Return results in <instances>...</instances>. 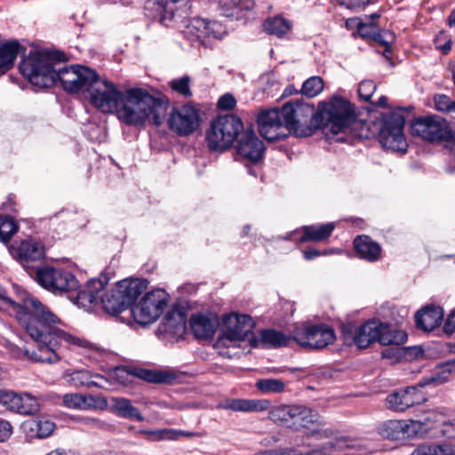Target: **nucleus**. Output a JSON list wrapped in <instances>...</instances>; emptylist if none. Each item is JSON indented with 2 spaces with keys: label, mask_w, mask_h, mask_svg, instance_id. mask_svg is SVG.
Returning a JSON list of instances; mask_svg holds the SVG:
<instances>
[{
  "label": "nucleus",
  "mask_w": 455,
  "mask_h": 455,
  "mask_svg": "<svg viewBox=\"0 0 455 455\" xmlns=\"http://www.w3.org/2000/svg\"><path fill=\"white\" fill-rule=\"evenodd\" d=\"M17 318L36 342L37 351L18 348L13 351L16 357H26L36 363H55L60 360L58 348L61 341L81 347L89 346L85 339L60 330L57 326L60 323V318L35 297L28 296L23 299L21 311L18 312Z\"/></svg>",
  "instance_id": "obj_1"
},
{
  "label": "nucleus",
  "mask_w": 455,
  "mask_h": 455,
  "mask_svg": "<svg viewBox=\"0 0 455 455\" xmlns=\"http://www.w3.org/2000/svg\"><path fill=\"white\" fill-rule=\"evenodd\" d=\"M284 119L287 136H311L316 129H330L332 134L339 133L354 119L351 103L334 95L329 101L321 102L317 110L313 105L299 100L288 101L280 108Z\"/></svg>",
  "instance_id": "obj_2"
},
{
  "label": "nucleus",
  "mask_w": 455,
  "mask_h": 455,
  "mask_svg": "<svg viewBox=\"0 0 455 455\" xmlns=\"http://www.w3.org/2000/svg\"><path fill=\"white\" fill-rule=\"evenodd\" d=\"M63 56L61 52H30L20 61L19 69L36 87L47 88L60 82L69 93L86 92L95 71L82 65L61 66Z\"/></svg>",
  "instance_id": "obj_3"
},
{
  "label": "nucleus",
  "mask_w": 455,
  "mask_h": 455,
  "mask_svg": "<svg viewBox=\"0 0 455 455\" xmlns=\"http://www.w3.org/2000/svg\"><path fill=\"white\" fill-rule=\"evenodd\" d=\"M164 107L159 100L141 88L128 89L117 108L120 121L129 125H143L147 119L156 126L163 122Z\"/></svg>",
  "instance_id": "obj_4"
},
{
  "label": "nucleus",
  "mask_w": 455,
  "mask_h": 455,
  "mask_svg": "<svg viewBox=\"0 0 455 455\" xmlns=\"http://www.w3.org/2000/svg\"><path fill=\"white\" fill-rule=\"evenodd\" d=\"M411 132L431 142L445 140V148L455 156V132H451L449 123L443 117H419L411 124Z\"/></svg>",
  "instance_id": "obj_5"
},
{
  "label": "nucleus",
  "mask_w": 455,
  "mask_h": 455,
  "mask_svg": "<svg viewBox=\"0 0 455 455\" xmlns=\"http://www.w3.org/2000/svg\"><path fill=\"white\" fill-rule=\"evenodd\" d=\"M243 130V122L234 115H224L215 118L207 131L206 139L212 150H223L238 137Z\"/></svg>",
  "instance_id": "obj_6"
},
{
  "label": "nucleus",
  "mask_w": 455,
  "mask_h": 455,
  "mask_svg": "<svg viewBox=\"0 0 455 455\" xmlns=\"http://www.w3.org/2000/svg\"><path fill=\"white\" fill-rule=\"evenodd\" d=\"M293 340L307 350H320L332 344L336 335L332 328L326 324L298 323L292 327Z\"/></svg>",
  "instance_id": "obj_7"
},
{
  "label": "nucleus",
  "mask_w": 455,
  "mask_h": 455,
  "mask_svg": "<svg viewBox=\"0 0 455 455\" xmlns=\"http://www.w3.org/2000/svg\"><path fill=\"white\" fill-rule=\"evenodd\" d=\"M86 92L90 103L103 113L116 112L124 96V92H120L113 83L101 79L96 72Z\"/></svg>",
  "instance_id": "obj_8"
},
{
  "label": "nucleus",
  "mask_w": 455,
  "mask_h": 455,
  "mask_svg": "<svg viewBox=\"0 0 455 455\" xmlns=\"http://www.w3.org/2000/svg\"><path fill=\"white\" fill-rule=\"evenodd\" d=\"M35 279L44 289L54 294L62 295L78 288L76 277L70 272L53 267H40L34 271Z\"/></svg>",
  "instance_id": "obj_9"
},
{
  "label": "nucleus",
  "mask_w": 455,
  "mask_h": 455,
  "mask_svg": "<svg viewBox=\"0 0 455 455\" xmlns=\"http://www.w3.org/2000/svg\"><path fill=\"white\" fill-rule=\"evenodd\" d=\"M168 295L161 289L147 292L140 302L132 308L134 319L141 325L155 322L167 306Z\"/></svg>",
  "instance_id": "obj_10"
},
{
  "label": "nucleus",
  "mask_w": 455,
  "mask_h": 455,
  "mask_svg": "<svg viewBox=\"0 0 455 455\" xmlns=\"http://www.w3.org/2000/svg\"><path fill=\"white\" fill-rule=\"evenodd\" d=\"M405 118L400 113L383 115L380 129V142L384 148L393 151H406V141L403 135Z\"/></svg>",
  "instance_id": "obj_11"
},
{
  "label": "nucleus",
  "mask_w": 455,
  "mask_h": 455,
  "mask_svg": "<svg viewBox=\"0 0 455 455\" xmlns=\"http://www.w3.org/2000/svg\"><path fill=\"white\" fill-rule=\"evenodd\" d=\"M254 327L252 318L248 315L231 313L223 317L222 334L217 339V346L228 347L234 341L244 340Z\"/></svg>",
  "instance_id": "obj_12"
},
{
  "label": "nucleus",
  "mask_w": 455,
  "mask_h": 455,
  "mask_svg": "<svg viewBox=\"0 0 455 455\" xmlns=\"http://www.w3.org/2000/svg\"><path fill=\"white\" fill-rule=\"evenodd\" d=\"M429 418L422 420H387L379 426V434L387 439L402 440L416 435H422L427 432L431 426Z\"/></svg>",
  "instance_id": "obj_13"
},
{
  "label": "nucleus",
  "mask_w": 455,
  "mask_h": 455,
  "mask_svg": "<svg viewBox=\"0 0 455 455\" xmlns=\"http://www.w3.org/2000/svg\"><path fill=\"white\" fill-rule=\"evenodd\" d=\"M168 124L176 134L188 136L199 127V109L189 103L173 108L168 118Z\"/></svg>",
  "instance_id": "obj_14"
},
{
  "label": "nucleus",
  "mask_w": 455,
  "mask_h": 455,
  "mask_svg": "<svg viewBox=\"0 0 455 455\" xmlns=\"http://www.w3.org/2000/svg\"><path fill=\"white\" fill-rule=\"evenodd\" d=\"M146 9L155 10L160 21L169 26L172 21H183L190 14L191 4L189 0H148Z\"/></svg>",
  "instance_id": "obj_15"
},
{
  "label": "nucleus",
  "mask_w": 455,
  "mask_h": 455,
  "mask_svg": "<svg viewBox=\"0 0 455 455\" xmlns=\"http://www.w3.org/2000/svg\"><path fill=\"white\" fill-rule=\"evenodd\" d=\"M226 33L222 25L217 21H208L201 18H193L183 30L184 36L192 44L207 45L210 38L220 39Z\"/></svg>",
  "instance_id": "obj_16"
},
{
  "label": "nucleus",
  "mask_w": 455,
  "mask_h": 455,
  "mask_svg": "<svg viewBox=\"0 0 455 455\" xmlns=\"http://www.w3.org/2000/svg\"><path fill=\"white\" fill-rule=\"evenodd\" d=\"M257 123L260 135L267 140L274 141L287 137V129L280 108L261 111Z\"/></svg>",
  "instance_id": "obj_17"
},
{
  "label": "nucleus",
  "mask_w": 455,
  "mask_h": 455,
  "mask_svg": "<svg viewBox=\"0 0 455 455\" xmlns=\"http://www.w3.org/2000/svg\"><path fill=\"white\" fill-rule=\"evenodd\" d=\"M10 251L31 275L33 269L30 270V263L42 259L45 253L44 246L32 238L13 243Z\"/></svg>",
  "instance_id": "obj_18"
},
{
  "label": "nucleus",
  "mask_w": 455,
  "mask_h": 455,
  "mask_svg": "<svg viewBox=\"0 0 455 455\" xmlns=\"http://www.w3.org/2000/svg\"><path fill=\"white\" fill-rule=\"evenodd\" d=\"M389 409L395 411H404L409 407L424 403L427 398L421 392L420 387H407L395 391L387 396Z\"/></svg>",
  "instance_id": "obj_19"
},
{
  "label": "nucleus",
  "mask_w": 455,
  "mask_h": 455,
  "mask_svg": "<svg viewBox=\"0 0 455 455\" xmlns=\"http://www.w3.org/2000/svg\"><path fill=\"white\" fill-rule=\"evenodd\" d=\"M237 153L251 163H257L263 157L265 147L252 130L241 134L236 147Z\"/></svg>",
  "instance_id": "obj_20"
},
{
  "label": "nucleus",
  "mask_w": 455,
  "mask_h": 455,
  "mask_svg": "<svg viewBox=\"0 0 455 455\" xmlns=\"http://www.w3.org/2000/svg\"><path fill=\"white\" fill-rule=\"evenodd\" d=\"M322 417L311 408L303 405H292L290 427L299 429L300 427L309 428L312 426H322Z\"/></svg>",
  "instance_id": "obj_21"
},
{
  "label": "nucleus",
  "mask_w": 455,
  "mask_h": 455,
  "mask_svg": "<svg viewBox=\"0 0 455 455\" xmlns=\"http://www.w3.org/2000/svg\"><path fill=\"white\" fill-rule=\"evenodd\" d=\"M443 317V313L440 307L428 306L416 313V326L423 331H431L441 325Z\"/></svg>",
  "instance_id": "obj_22"
},
{
  "label": "nucleus",
  "mask_w": 455,
  "mask_h": 455,
  "mask_svg": "<svg viewBox=\"0 0 455 455\" xmlns=\"http://www.w3.org/2000/svg\"><path fill=\"white\" fill-rule=\"evenodd\" d=\"M219 5L224 16L241 20L249 18V13L255 7V3L253 0H220Z\"/></svg>",
  "instance_id": "obj_23"
},
{
  "label": "nucleus",
  "mask_w": 455,
  "mask_h": 455,
  "mask_svg": "<svg viewBox=\"0 0 455 455\" xmlns=\"http://www.w3.org/2000/svg\"><path fill=\"white\" fill-rule=\"evenodd\" d=\"M131 373L147 382L154 384H173L179 378V375L174 370H148L142 368H135Z\"/></svg>",
  "instance_id": "obj_24"
},
{
  "label": "nucleus",
  "mask_w": 455,
  "mask_h": 455,
  "mask_svg": "<svg viewBox=\"0 0 455 455\" xmlns=\"http://www.w3.org/2000/svg\"><path fill=\"white\" fill-rule=\"evenodd\" d=\"M148 282L144 279H124L117 283L116 291L130 307L138 297L147 289Z\"/></svg>",
  "instance_id": "obj_25"
},
{
  "label": "nucleus",
  "mask_w": 455,
  "mask_h": 455,
  "mask_svg": "<svg viewBox=\"0 0 455 455\" xmlns=\"http://www.w3.org/2000/svg\"><path fill=\"white\" fill-rule=\"evenodd\" d=\"M354 248L357 255L369 262L379 259L381 247L379 243L372 240L369 235H357L354 240Z\"/></svg>",
  "instance_id": "obj_26"
},
{
  "label": "nucleus",
  "mask_w": 455,
  "mask_h": 455,
  "mask_svg": "<svg viewBox=\"0 0 455 455\" xmlns=\"http://www.w3.org/2000/svg\"><path fill=\"white\" fill-rule=\"evenodd\" d=\"M267 405V401L232 398L220 403L219 408L232 411L251 412L265 411Z\"/></svg>",
  "instance_id": "obj_27"
},
{
  "label": "nucleus",
  "mask_w": 455,
  "mask_h": 455,
  "mask_svg": "<svg viewBox=\"0 0 455 455\" xmlns=\"http://www.w3.org/2000/svg\"><path fill=\"white\" fill-rule=\"evenodd\" d=\"M109 410L120 418L136 419L140 422L144 420V417L140 411L132 404L131 400L124 397H112Z\"/></svg>",
  "instance_id": "obj_28"
},
{
  "label": "nucleus",
  "mask_w": 455,
  "mask_h": 455,
  "mask_svg": "<svg viewBox=\"0 0 455 455\" xmlns=\"http://www.w3.org/2000/svg\"><path fill=\"white\" fill-rule=\"evenodd\" d=\"M334 228V224L331 222L322 225L304 226L302 228V235L299 238V242H323L331 236Z\"/></svg>",
  "instance_id": "obj_29"
},
{
  "label": "nucleus",
  "mask_w": 455,
  "mask_h": 455,
  "mask_svg": "<svg viewBox=\"0 0 455 455\" xmlns=\"http://www.w3.org/2000/svg\"><path fill=\"white\" fill-rule=\"evenodd\" d=\"M191 330L197 339H210L216 330V323L204 315H193L190 318Z\"/></svg>",
  "instance_id": "obj_30"
},
{
  "label": "nucleus",
  "mask_w": 455,
  "mask_h": 455,
  "mask_svg": "<svg viewBox=\"0 0 455 455\" xmlns=\"http://www.w3.org/2000/svg\"><path fill=\"white\" fill-rule=\"evenodd\" d=\"M292 341H294L292 330L291 331V335L274 329H266L260 331L259 342L265 347L275 348L289 347Z\"/></svg>",
  "instance_id": "obj_31"
},
{
  "label": "nucleus",
  "mask_w": 455,
  "mask_h": 455,
  "mask_svg": "<svg viewBox=\"0 0 455 455\" xmlns=\"http://www.w3.org/2000/svg\"><path fill=\"white\" fill-rule=\"evenodd\" d=\"M378 326H379V322H367L356 330L354 341L358 347L365 348L378 341Z\"/></svg>",
  "instance_id": "obj_32"
},
{
  "label": "nucleus",
  "mask_w": 455,
  "mask_h": 455,
  "mask_svg": "<svg viewBox=\"0 0 455 455\" xmlns=\"http://www.w3.org/2000/svg\"><path fill=\"white\" fill-rule=\"evenodd\" d=\"M378 326V342L383 346L401 345L406 342L407 334L402 330L393 329L389 325L379 323Z\"/></svg>",
  "instance_id": "obj_33"
},
{
  "label": "nucleus",
  "mask_w": 455,
  "mask_h": 455,
  "mask_svg": "<svg viewBox=\"0 0 455 455\" xmlns=\"http://www.w3.org/2000/svg\"><path fill=\"white\" fill-rule=\"evenodd\" d=\"M163 327L165 331L177 336H182L186 332V315L180 310L168 312L164 319Z\"/></svg>",
  "instance_id": "obj_34"
},
{
  "label": "nucleus",
  "mask_w": 455,
  "mask_h": 455,
  "mask_svg": "<svg viewBox=\"0 0 455 455\" xmlns=\"http://www.w3.org/2000/svg\"><path fill=\"white\" fill-rule=\"evenodd\" d=\"M101 304L104 310L111 315H116L128 308L122 295L116 291L112 290L101 297Z\"/></svg>",
  "instance_id": "obj_35"
},
{
  "label": "nucleus",
  "mask_w": 455,
  "mask_h": 455,
  "mask_svg": "<svg viewBox=\"0 0 455 455\" xmlns=\"http://www.w3.org/2000/svg\"><path fill=\"white\" fill-rule=\"evenodd\" d=\"M40 410L38 400L28 393L18 395V401L14 411L20 415H34Z\"/></svg>",
  "instance_id": "obj_36"
},
{
  "label": "nucleus",
  "mask_w": 455,
  "mask_h": 455,
  "mask_svg": "<svg viewBox=\"0 0 455 455\" xmlns=\"http://www.w3.org/2000/svg\"><path fill=\"white\" fill-rule=\"evenodd\" d=\"M24 427L28 429L30 432H35V436L39 439L49 437L54 428L55 424L48 419H40L38 421H28L25 423Z\"/></svg>",
  "instance_id": "obj_37"
},
{
  "label": "nucleus",
  "mask_w": 455,
  "mask_h": 455,
  "mask_svg": "<svg viewBox=\"0 0 455 455\" xmlns=\"http://www.w3.org/2000/svg\"><path fill=\"white\" fill-rule=\"evenodd\" d=\"M68 298L76 305L85 310L92 309L98 302L95 297L87 291L85 286L83 289L76 288L74 292H69Z\"/></svg>",
  "instance_id": "obj_38"
},
{
  "label": "nucleus",
  "mask_w": 455,
  "mask_h": 455,
  "mask_svg": "<svg viewBox=\"0 0 455 455\" xmlns=\"http://www.w3.org/2000/svg\"><path fill=\"white\" fill-rule=\"evenodd\" d=\"M291 25L290 21L282 17H274L268 19L264 23L265 30L271 35H275L278 37L283 36L288 31H290Z\"/></svg>",
  "instance_id": "obj_39"
},
{
  "label": "nucleus",
  "mask_w": 455,
  "mask_h": 455,
  "mask_svg": "<svg viewBox=\"0 0 455 455\" xmlns=\"http://www.w3.org/2000/svg\"><path fill=\"white\" fill-rule=\"evenodd\" d=\"M255 387L265 395L281 394L285 390V383L279 379H261L256 382Z\"/></svg>",
  "instance_id": "obj_40"
},
{
  "label": "nucleus",
  "mask_w": 455,
  "mask_h": 455,
  "mask_svg": "<svg viewBox=\"0 0 455 455\" xmlns=\"http://www.w3.org/2000/svg\"><path fill=\"white\" fill-rule=\"evenodd\" d=\"M19 229L14 219L9 215H0V239L4 243L11 240Z\"/></svg>",
  "instance_id": "obj_41"
},
{
  "label": "nucleus",
  "mask_w": 455,
  "mask_h": 455,
  "mask_svg": "<svg viewBox=\"0 0 455 455\" xmlns=\"http://www.w3.org/2000/svg\"><path fill=\"white\" fill-rule=\"evenodd\" d=\"M92 377L98 378L99 375H93L87 370L74 371L69 374V381L75 387H92L97 384L92 379Z\"/></svg>",
  "instance_id": "obj_42"
},
{
  "label": "nucleus",
  "mask_w": 455,
  "mask_h": 455,
  "mask_svg": "<svg viewBox=\"0 0 455 455\" xmlns=\"http://www.w3.org/2000/svg\"><path fill=\"white\" fill-rule=\"evenodd\" d=\"M291 411L292 405H279L274 407L269 411V419L275 423L289 427Z\"/></svg>",
  "instance_id": "obj_43"
},
{
  "label": "nucleus",
  "mask_w": 455,
  "mask_h": 455,
  "mask_svg": "<svg viewBox=\"0 0 455 455\" xmlns=\"http://www.w3.org/2000/svg\"><path fill=\"white\" fill-rule=\"evenodd\" d=\"M323 90V81L320 76H311L306 80L301 87V93L307 97L313 98Z\"/></svg>",
  "instance_id": "obj_44"
},
{
  "label": "nucleus",
  "mask_w": 455,
  "mask_h": 455,
  "mask_svg": "<svg viewBox=\"0 0 455 455\" xmlns=\"http://www.w3.org/2000/svg\"><path fill=\"white\" fill-rule=\"evenodd\" d=\"M169 84L172 91L176 92L180 95L185 98H189L192 96L189 76H184L182 77L173 79L169 83Z\"/></svg>",
  "instance_id": "obj_45"
},
{
  "label": "nucleus",
  "mask_w": 455,
  "mask_h": 455,
  "mask_svg": "<svg viewBox=\"0 0 455 455\" xmlns=\"http://www.w3.org/2000/svg\"><path fill=\"white\" fill-rule=\"evenodd\" d=\"M451 370L447 366L440 368L436 372L433 373L431 377L425 378L420 381L419 387H423L431 383L442 384L449 379Z\"/></svg>",
  "instance_id": "obj_46"
},
{
  "label": "nucleus",
  "mask_w": 455,
  "mask_h": 455,
  "mask_svg": "<svg viewBox=\"0 0 455 455\" xmlns=\"http://www.w3.org/2000/svg\"><path fill=\"white\" fill-rule=\"evenodd\" d=\"M108 400L102 395H84V410H100L108 408Z\"/></svg>",
  "instance_id": "obj_47"
},
{
  "label": "nucleus",
  "mask_w": 455,
  "mask_h": 455,
  "mask_svg": "<svg viewBox=\"0 0 455 455\" xmlns=\"http://www.w3.org/2000/svg\"><path fill=\"white\" fill-rule=\"evenodd\" d=\"M435 107L441 112H455V100L445 94H437L434 97Z\"/></svg>",
  "instance_id": "obj_48"
},
{
  "label": "nucleus",
  "mask_w": 455,
  "mask_h": 455,
  "mask_svg": "<svg viewBox=\"0 0 455 455\" xmlns=\"http://www.w3.org/2000/svg\"><path fill=\"white\" fill-rule=\"evenodd\" d=\"M108 283V279L104 278H92L89 280L86 284L85 288L87 289V291L89 293H92L93 297H95V299L97 302L99 301V299L101 297L100 296V293L104 290L105 286Z\"/></svg>",
  "instance_id": "obj_49"
},
{
  "label": "nucleus",
  "mask_w": 455,
  "mask_h": 455,
  "mask_svg": "<svg viewBox=\"0 0 455 455\" xmlns=\"http://www.w3.org/2000/svg\"><path fill=\"white\" fill-rule=\"evenodd\" d=\"M63 404L70 409L84 410V395L77 393L67 394L62 399Z\"/></svg>",
  "instance_id": "obj_50"
},
{
  "label": "nucleus",
  "mask_w": 455,
  "mask_h": 455,
  "mask_svg": "<svg viewBox=\"0 0 455 455\" xmlns=\"http://www.w3.org/2000/svg\"><path fill=\"white\" fill-rule=\"evenodd\" d=\"M158 439H166V440H176L180 436L192 437L196 434L193 432L182 431V430H174V429H162L156 431L154 433Z\"/></svg>",
  "instance_id": "obj_51"
},
{
  "label": "nucleus",
  "mask_w": 455,
  "mask_h": 455,
  "mask_svg": "<svg viewBox=\"0 0 455 455\" xmlns=\"http://www.w3.org/2000/svg\"><path fill=\"white\" fill-rule=\"evenodd\" d=\"M18 393L11 390L0 389V404L13 412L18 401Z\"/></svg>",
  "instance_id": "obj_52"
},
{
  "label": "nucleus",
  "mask_w": 455,
  "mask_h": 455,
  "mask_svg": "<svg viewBox=\"0 0 455 455\" xmlns=\"http://www.w3.org/2000/svg\"><path fill=\"white\" fill-rule=\"evenodd\" d=\"M77 422L92 430H107L109 427L106 421L98 418L81 417L77 419Z\"/></svg>",
  "instance_id": "obj_53"
},
{
  "label": "nucleus",
  "mask_w": 455,
  "mask_h": 455,
  "mask_svg": "<svg viewBox=\"0 0 455 455\" xmlns=\"http://www.w3.org/2000/svg\"><path fill=\"white\" fill-rule=\"evenodd\" d=\"M376 84L371 80L362 81L358 85V95L364 101H369L376 91Z\"/></svg>",
  "instance_id": "obj_54"
},
{
  "label": "nucleus",
  "mask_w": 455,
  "mask_h": 455,
  "mask_svg": "<svg viewBox=\"0 0 455 455\" xmlns=\"http://www.w3.org/2000/svg\"><path fill=\"white\" fill-rule=\"evenodd\" d=\"M357 32L363 38H373L375 31L378 30L377 26L373 22L363 23L358 21L356 24Z\"/></svg>",
  "instance_id": "obj_55"
},
{
  "label": "nucleus",
  "mask_w": 455,
  "mask_h": 455,
  "mask_svg": "<svg viewBox=\"0 0 455 455\" xmlns=\"http://www.w3.org/2000/svg\"><path fill=\"white\" fill-rule=\"evenodd\" d=\"M436 443H423L419 444L411 453V455H437Z\"/></svg>",
  "instance_id": "obj_56"
},
{
  "label": "nucleus",
  "mask_w": 455,
  "mask_h": 455,
  "mask_svg": "<svg viewBox=\"0 0 455 455\" xmlns=\"http://www.w3.org/2000/svg\"><path fill=\"white\" fill-rule=\"evenodd\" d=\"M375 42L379 43L382 45L388 46L389 44L394 42L395 40V35L388 31V30H383V31H375L374 36L372 38Z\"/></svg>",
  "instance_id": "obj_57"
},
{
  "label": "nucleus",
  "mask_w": 455,
  "mask_h": 455,
  "mask_svg": "<svg viewBox=\"0 0 455 455\" xmlns=\"http://www.w3.org/2000/svg\"><path fill=\"white\" fill-rule=\"evenodd\" d=\"M236 100L230 93H226L218 100V108L223 110H230L235 107Z\"/></svg>",
  "instance_id": "obj_58"
},
{
  "label": "nucleus",
  "mask_w": 455,
  "mask_h": 455,
  "mask_svg": "<svg viewBox=\"0 0 455 455\" xmlns=\"http://www.w3.org/2000/svg\"><path fill=\"white\" fill-rule=\"evenodd\" d=\"M12 426L5 419H0V442H4L11 437Z\"/></svg>",
  "instance_id": "obj_59"
},
{
  "label": "nucleus",
  "mask_w": 455,
  "mask_h": 455,
  "mask_svg": "<svg viewBox=\"0 0 455 455\" xmlns=\"http://www.w3.org/2000/svg\"><path fill=\"white\" fill-rule=\"evenodd\" d=\"M437 455H455V443H436Z\"/></svg>",
  "instance_id": "obj_60"
},
{
  "label": "nucleus",
  "mask_w": 455,
  "mask_h": 455,
  "mask_svg": "<svg viewBox=\"0 0 455 455\" xmlns=\"http://www.w3.org/2000/svg\"><path fill=\"white\" fill-rule=\"evenodd\" d=\"M444 331L446 333L451 334L455 332V311H452L444 323Z\"/></svg>",
  "instance_id": "obj_61"
},
{
  "label": "nucleus",
  "mask_w": 455,
  "mask_h": 455,
  "mask_svg": "<svg viewBox=\"0 0 455 455\" xmlns=\"http://www.w3.org/2000/svg\"><path fill=\"white\" fill-rule=\"evenodd\" d=\"M328 253H329L328 251H324L321 252L320 251H318L315 248H309L303 251V256L306 260H311L318 256L327 255Z\"/></svg>",
  "instance_id": "obj_62"
},
{
  "label": "nucleus",
  "mask_w": 455,
  "mask_h": 455,
  "mask_svg": "<svg viewBox=\"0 0 455 455\" xmlns=\"http://www.w3.org/2000/svg\"><path fill=\"white\" fill-rule=\"evenodd\" d=\"M10 303L12 300L7 297L6 291L0 285V308L3 305Z\"/></svg>",
  "instance_id": "obj_63"
},
{
  "label": "nucleus",
  "mask_w": 455,
  "mask_h": 455,
  "mask_svg": "<svg viewBox=\"0 0 455 455\" xmlns=\"http://www.w3.org/2000/svg\"><path fill=\"white\" fill-rule=\"evenodd\" d=\"M45 455H74L70 450H65L62 448L55 449Z\"/></svg>",
  "instance_id": "obj_64"
}]
</instances>
